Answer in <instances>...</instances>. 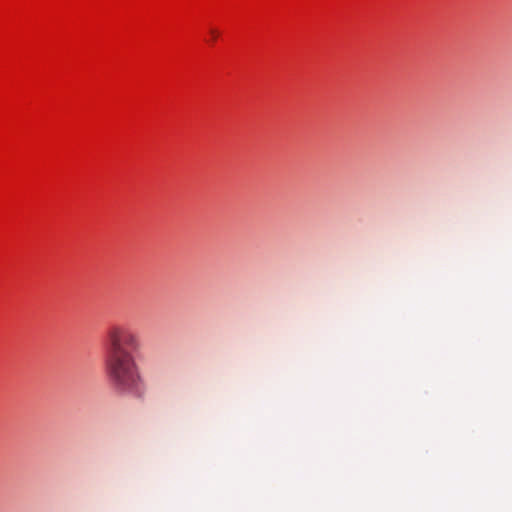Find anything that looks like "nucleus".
<instances>
[{
  "label": "nucleus",
  "instance_id": "1",
  "mask_svg": "<svg viewBox=\"0 0 512 512\" xmlns=\"http://www.w3.org/2000/svg\"><path fill=\"white\" fill-rule=\"evenodd\" d=\"M104 346L106 373L114 389L140 396L144 381L134 356L141 348L137 332L128 325L113 324L106 331Z\"/></svg>",
  "mask_w": 512,
  "mask_h": 512
},
{
  "label": "nucleus",
  "instance_id": "2",
  "mask_svg": "<svg viewBox=\"0 0 512 512\" xmlns=\"http://www.w3.org/2000/svg\"><path fill=\"white\" fill-rule=\"evenodd\" d=\"M210 34H211V40L212 41H215L219 35V32L216 30V29H210Z\"/></svg>",
  "mask_w": 512,
  "mask_h": 512
}]
</instances>
